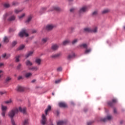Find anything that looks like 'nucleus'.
I'll use <instances>...</instances> for the list:
<instances>
[{
    "label": "nucleus",
    "instance_id": "obj_1",
    "mask_svg": "<svg viewBox=\"0 0 125 125\" xmlns=\"http://www.w3.org/2000/svg\"><path fill=\"white\" fill-rule=\"evenodd\" d=\"M26 107H23L22 108L21 107H19V110L18 108H15L12 110H11L9 113H8V116L11 118V123L12 125H16L15 124V122H14V120L13 119V117L14 116H15V114H17L18 112H21V113H23V114H26Z\"/></svg>",
    "mask_w": 125,
    "mask_h": 125
},
{
    "label": "nucleus",
    "instance_id": "obj_23",
    "mask_svg": "<svg viewBox=\"0 0 125 125\" xmlns=\"http://www.w3.org/2000/svg\"><path fill=\"white\" fill-rule=\"evenodd\" d=\"M79 46L80 47H83V48H85V49L87 48V44L85 43L80 44Z\"/></svg>",
    "mask_w": 125,
    "mask_h": 125
},
{
    "label": "nucleus",
    "instance_id": "obj_11",
    "mask_svg": "<svg viewBox=\"0 0 125 125\" xmlns=\"http://www.w3.org/2000/svg\"><path fill=\"white\" fill-rule=\"evenodd\" d=\"M87 10V6H84L81 9H80L79 11V13H83V12H85Z\"/></svg>",
    "mask_w": 125,
    "mask_h": 125
},
{
    "label": "nucleus",
    "instance_id": "obj_46",
    "mask_svg": "<svg viewBox=\"0 0 125 125\" xmlns=\"http://www.w3.org/2000/svg\"><path fill=\"white\" fill-rule=\"evenodd\" d=\"M98 13V12H97V11H95L93 12L92 15H94V16L97 15Z\"/></svg>",
    "mask_w": 125,
    "mask_h": 125
},
{
    "label": "nucleus",
    "instance_id": "obj_59",
    "mask_svg": "<svg viewBox=\"0 0 125 125\" xmlns=\"http://www.w3.org/2000/svg\"><path fill=\"white\" fill-rule=\"evenodd\" d=\"M35 82H36V80H32V81H31V82H32V83H35Z\"/></svg>",
    "mask_w": 125,
    "mask_h": 125
},
{
    "label": "nucleus",
    "instance_id": "obj_30",
    "mask_svg": "<svg viewBox=\"0 0 125 125\" xmlns=\"http://www.w3.org/2000/svg\"><path fill=\"white\" fill-rule=\"evenodd\" d=\"M108 12H110V10L107 9H105L104 11H102L103 14H106V13H108Z\"/></svg>",
    "mask_w": 125,
    "mask_h": 125
},
{
    "label": "nucleus",
    "instance_id": "obj_64",
    "mask_svg": "<svg viewBox=\"0 0 125 125\" xmlns=\"http://www.w3.org/2000/svg\"><path fill=\"white\" fill-rule=\"evenodd\" d=\"M57 114H58V115H59V114H60V112H59V111H57Z\"/></svg>",
    "mask_w": 125,
    "mask_h": 125
},
{
    "label": "nucleus",
    "instance_id": "obj_33",
    "mask_svg": "<svg viewBox=\"0 0 125 125\" xmlns=\"http://www.w3.org/2000/svg\"><path fill=\"white\" fill-rule=\"evenodd\" d=\"M17 70H21V69H22V64L19 63L17 66Z\"/></svg>",
    "mask_w": 125,
    "mask_h": 125
},
{
    "label": "nucleus",
    "instance_id": "obj_60",
    "mask_svg": "<svg viewBox=\"0 0 125 125\" xmlns=\"http://www.w3.org/2000/svg\"><path fill=\"white\" fill-rule=\"evenodd\" d=\"M1 73H3V71H2V70H0V74H1Z\"/></svg>",
    "mask_w": 125,
    "mask_h": 125
},
{
    "label": "nucleus",
    "instance_id": "obj_9",
    "mask_svg": "<svg viewBox=\"0 0 125 125\" xmlns=\"http://www.w3.org/2000/svg\"><path fill=\"white\" fill-rule=\"evenodd\" d=\"M50 111H51V106H50V105H48L46 109L45 110V116H47V114H48V112H50Z\"/></svg>",
    "mask_w": 125,
    "mask_h": 125
},
{
    "label": "nucleus",
    "instance_id": "obj_53",
    "mask_svg": "<svg viewBox=\"0 0 125 125\" xmlns=\"http://www.w3.org/2000/svg\"><path fill=\"white\" fill-rule=\"evenodd\" d=\"M113 112H114V114H117V109L116 108H114Z\"/></svg>",
    "mask_w": 125,
    "mask_h": 125
},
{
    "label": "nucleus",
    "instance_id": "obj_40",
    "mask_svg": "<svg viewBox=\"0 0 125 125\" xmlns=\"http://www.w3.org/2000/svg\"><path fill=\"white\" fill-rule=\"evenodd\" d=\"M9 6H10V5H9L8 3H5L4 4V7H5V8H8Z\"/></svg>",
    "mask_w": 125,
    "mask_h": 125
},
{
    "label": "nucleus",
    "instance_id": "obj_15",
    "mask_svg": "<svg viewBox=\"0 0 125 125\" xmlns=\"http://www.w3.org/2000/svg\"><path fill=\"white\" fill-rule=\"evenodd\" d=\"M59 47V46H58L57 44H54L52 46L51 48L52 50H57V49H58Z\"/></svg>",
    "mask_w": 125,
    "mask_h": 125
},
{
    "label": "nucleus",
    "instance_id": "obj_57",
    "mask_svg": "<svg viewBox=\"0 0 125 125\" xmlns=\"http://www.w3.org/2000/svg\"><path fill=\"white\" fill-rule=\"evenodd\" d=\"M4 64L3 63H0V67H2V66H3Z\"/></svg>",
    "mask_w": 125,
    "mask_h": 125
},
{
    "label": "nucleus",
    "instance_id": "obj_20",
    "mask_svg": "<svg viewBox=\"0 0 125 125\" xmlns=\"http://www.w3.org/2000/svg\"><path fill=\"white\" fill-rule=\"evenodd\" d=\"M17 90L18 91H23L24 90V87L21 86L17 87Z\"/></svg>",
    "mask_w": 125,
    "mask_h": 125
},
{
    "label": "nucleus",
    "instance_id": "obj_3",
    "mask_svg": "<svg viewBox=\"0 0 125 125\" xmlns=\"http://www.w3.org/2000/svg\"><path fill=\"white\" fill-rule=\"evenodd\" d=\"M47 121V119H46V117L44 114H42V120L41 121V124L42 125H46V122Z\"/></svg>",
    "mask_w": 125,
    "mask_h": 125
},
{
    "label": "nucleus",
    "instance_id": "obj_27",
    "mask_svg": "<svg viewBox=\"0 0 125 125\" xmlns=\"http://www.w3.org/2000/svg\"><path fill=\"white\" fill-rule=\"evenodd\" d=\"M2 57L3 58H5V57H6V59H7V58H8V57H10V55H7L6 53H4L2 55Z\"/></svg>",
    "mask_w": 125,
    "mask_h": 125
},
{
    "label": "nucleus",
    "instance_id": "obj_35",
    "mask_svg": "<svg viewBox=\"0 0 125 125\" xmlns=\"http://www.w3.org/2000/svg\"><path fill=\"white\" fill-rule=\"evenodd\" d=\"M47 42V39L44 38V39H42V44L45 43V42Z\"/></svg>",
    "mask_w": 125,
    "mask_h": 125
},
{
    "label": "nucleus",
    "instance_id": "obj_24",
    "mask_svg": "<svg viewBox=\"0 0 125 125\" xmlns=\"http://www.w3.org/2000/svg\"><path fill=\"white\" fill-rule=\"evenodd\" d=\"M53 10H55L56 11H60V8L58 7H53L51 11Z\"/></svg>",
    "mask_w": 125,
    "mask_h": 125
},
{
    "label": "nucleus",
    "instance_id": "obj_29",
    "mask_svg": "<svg viewBox=\"0 0 125 125\" xmlns=\"http://www.w3.org/2000/svg\"><path fill=\"white\" fill-rule=\"evenodd\" d=\"M11 81V78L10 77H7L5 80V83H9V81Z\"/></svg>",
    "mask_w": 125,
    "mask_h": 125
},
{
    "label": "nucleus",
    "instance_id": "obj_18",
    "mask_svg": "<svg viewBox=\"0 0 125 125\" xmlns=\"http://www.w3.org/2000/svg\"><path fill=\"white\" fill-rule=\"evenodd\" d=\"M91 52V48H87L84 52V54H88V53H90Z\"/></svg>",
    "mask_w": 125,
    "mask_h": 125
},
{
    "label": "nucleus",
    "instance_id": "obj_7",
    "mask_svg": "<svg viewBox=\"0 0 125 125\" xmlns=\"http://www.w3.org/2000/svg\"><path fill=\"white\" fill-rule=\"evenodd\" d=\"M112 116L107 115L106 117V118L102 119L101 121L102 122H104V123H105L107 121H111V120H112Z\"/></svg>",
    "mask_w": 125,
    "mask_h": 125
},
{
    "label": "nucleus",
    "instance_id": "obj_36",
    "mask_svg": "<svg viewBox=\"0 0 125 125\" xmlns=\"http://www.w3.org/2000/svg\"><path fill=\"white\" fill-rule=\"evenodd\" d=\"M78 42V39H75L72 42V44H75V43H77Z\"/></svg>",
    "mask_w": 125,
    "mask_h": 125
},
{
    "label": "nucleus",
    "instance_id": "obj_38",
    "mask_svg": "<svg viewBox=\"0 0 125 125\" xmlns=\"http://www.w3.org/2000/svg\"><path fill=\"white\" fill-rule=\"evenodd\" d=\"M28 124V119L25 120L23 122V125H27Z\"/></svg>",
    "mask_w": 125,
    "mask_h": 125
},
{
    "label": "nucleus",
    "instance_id": "obj_8",
    "mask_svg": "<svg viewBox=\"0 0 125 125\" xmlns=\"http://www.w3.org/2000/svg\"><path fill=\"white\" fill-rule=\"evenodd\" d=\"M55 27V26L53 25V24H48L46 25L45 29L48 31H51V30H52V29H53V28Z\"/></svg>",
    "mask_w": 125,
    "mask_h": 125
},
{
    "label": "nucleus",
    "instance_id": "obj_62",
    "mask_svg": "<svg viewBox=\"0 0 125 125\" xmlns=\"http://www.w3.org/2000/svg\"><path fill=\"white\" fill-rule=\"evenodd\" d=\"M3 74L0 75V79L1 78V77H2Z\"/></svg>",
    "mask_w": 125,
    "mask_h": 125
},
{
    "label": "nucleus",
    "instance_id": "obj_58",
    "mask_svg": "<svg viewBox=\"0 0 125 125\" xmlns=\"http://www.w3.org/2000/svg\"><path fill=\"white\" fill-rule=\"evenodd\" d=\"M124 124V121H120V125H123Z\"/></svg>",
    "mask_w": 125,
    "mask_h": 125
},
{
    "label": "nucleus",
    "instance_id": "obj_41",
    "mask_svg": "<svg viewBox=\"0 0 125 125\" xmlns=\"http://www.w3.org/2000/svg\"><path fill=\"white\" fill-rule=\"evenodd\" d=\"M57 72H61L62 71V67H59L57 69Z\"/></svg>",
    "mask_w": 125,
    "mask_h": 125
},
{
    "label": "nucleus",
    "instance_id": "obj_56",
    "mask_svg": "<svg viewBox=\"0 0 125 125\" xmlns=\"http://www.w3.org/2000/svg\"><path fill=\"white\" fill-rule=\"evenodd\" d=\"M46 9V8L45 7L42 8V11H44Z\"/></svg>",
    "mask_w": 125,
    "mask_h": 125
},
{
    "label": "nucleus",
    "instance_id": "obj_61",
    "mask_svg": "<svg viewBox=\"0 0 125 125\" xmlns=\"http://www.w3.org/2000/svg\"><path fill=\"white\" fill-rule=\"evenodd\" d=\"M3 74L0 75V79L1 78V77H2Z\"/></svg>",
    "mask_w": 125,
    "mask_h": 125
},
{
    "label": "nucleus",
    "instance_id": "obj_22",
    "mask_svg": "<svg viewBox=\"0 0 125 125\" xmlns=\"http://www.w3.org/2000/svg\"><path fill=\"white\" fill-rule=\"evenodd\" d=\"M66 125V122L65 121H59L57 122V125Z\"/></svg>",
    "mask_w": 125,
    "mask_h": 125
},
{
    "label": "nucleus",
    "instance_id": "obj_25",
    "mask_svg": "<svg viewBox=\"0 0 125 125\" xmlns=\"http://www.w3.org/2000/svg\"><path fill=\"white\" fill-rule=\"evenodd\" d=\"M26 66H32L33 65V63L29 60H27L26 62Z\"/></svg>",
    "mask_w": 125,
    "mask_h": 125
},
{
    "label": "nucleus",
    "instance_id": "obj_28",
    "mask_svg": "<svg viewBox=\"0 0 125 125\" xmlns=\"http://www.w3.org/2000/svg\"><path fill=\"white\" fill-rule=\"evenodd\" d=\"M32 20V16H30L27 18V20L25 21V23H29Z\"/></svg>",
    "mask_w": 125,
    "mask_h": 125
},
{
    "label": "nucleus",
    "instance_id": "obj_39",
    "mask_svg": "<svg viewBox=\"0 0 125 125\" xmlns=\"http://www.w3.org/2000/svg\"><path fill=\"white\" fill-rule=\"evenodd\" d=\"M18 4H19V3L18 2L14 1L12 3V5H14L15 6H16V5H18Z\"/></svg>",
    "mask_w": 125,
    "mask_h": 125
},
{
    "label": "nucleus",
    "instance_id": "obj_55",
    "mask_svg": "<svg viewBox=\"0 0 125 125\" xmlns=\"http://www.w3.org/2000/svg\"><path fill=\"white\" fill-rule=\"evenodd\" d=\"M93 122H90L87 123V125H91Z\"/></svg>",
    "mask_w": 125,
    "mask_h": 125
},
{
    "label": "nucleus",
    "instance_id": "obj_32",
    "mask_svg": "<svg viewBox=\"0 0 125 125\" xmlns=\"http://www.w3.org/2000/svg\"><path fill=\"white\" fill-rule=\"evenodd\" d=\"M32 74L31 73H26L25 75V78H29V77H31L32 76Z\"/></svg>",
    "mask_w": 125,
    "mask_h": 125
},
{
    "label": "nucleus",
    "instance_id": "obj_12",
    "mask_svg": "<svg viewBox=\"0 0 125 125\" xmlns=\"http://www.w3.org/2000/svg\"><path fill=\"white\" fill-rule=\"evenodd\" d=\"M59 106L61 107V108H66V107H67V104L65 103H60Z\"/></svg>",
    "mask_w": 125,
    "mask_h": 125
},
{
    "label": "nucleus",
    "instance_id": "obj_37",
    "mask_svg": "<svg viewBox=\"0 0 125 125\" xmlns=\"http://www.w3.org/2000/svg\"><path fill=\"white\" fill-rule=\"evenodd\" d=\"M25 47L24 45H21L19 47V50H22Z\"/></svg>",
    "mask_w": 125,
    "mask_h": 125
},
{
    "label": "nucleus",
    "instance_id": "obj_45",
    "mask_svg": "<svg viewBox=\"0 0 125 125\" xmlns=\"http://www.w3.org/2000/svg\"><path fill=\"white\" fill-rule=\"evenodd\" d=\"M24 16H25V14H22L21 16L19 17V19H22V18H23V17H24Z\"/></svg>",
    "mask_w": 125,
    "mask_h": 125
},
{
    "label": "nucleus",
    "instance_id": "obj_43",
    "mask_svg": "<svg viewBox=\"0 0 125 125\" xmlns=\"http://www.w3.org/2000/svg\"><path fill=\"white\" fill-rule=\"evenodd\" d=\"M16 31V29L10 28L9 30V32H15Z\"/></svg>",
    "mask_w": 125,
    "mask_h": 125
},
{
    "label": "nucleus",
    "instance_id": "obj_17",
    "mask_svg": "<svg viewBox=\"0 0 125 125\" xmlns=\"http://www.w3.org/2000/svg\"><path fill=\"white\" fill-rule=\"evenodd\" d=\"M3 42H4L5 43H7L9 42V39H8V38H7V37L5 36L3 39Z\"/></svg>",
    "mask_w": 125,
    "mask_h": 125
},
{
    "label": "nucleus",
    "instance_id": "obj_34",
    "mask_svg": "<svg viewBox=\"0 0 125 125\" xmlns=\"http://www.w3.org/2000/svg\"><path fill=\"white\" fill-rule=\"evenodd\" d=\"M17 44V41H14L12 42V46L14 47V46H16Z\"/></svg>",
    "mask_w": 125,
    "mask_h": 125
},
{
    "label": "nucleus",
    "instance_id": "obj_26",
    "mask_svg": "<svg viewBox=\"0 0 125 125\" xmlns=\"http://www.w3.org/2000/svg\"><path fill=\"white\" fill-rule=\"evenodd\" d=\"M70 41L69 40H66L62 42V45H67L68 43H69Z\"/></svg>",
    "mask_w": 125,
    "mask_h": 125
},
{
    "label": "nucleus",
    "instance_id": "obj_42",
    "mask_svg": "<svg viewBox=\"0 0 125 125\" xmlns=\"http://www.w3.org/2000/svg\"><path fill=\"white\" fill-rule=\"evenodd\" d=\"M11 102H12V101H11V100H9V101L5 102V103H6V104H10Z\"/></svg>",
    "mask_w": 125,
    "mask_h": 125
},
{
    "label": "nucleus",
    "instance_id": "obj_10",
    "mask_svg": "<svg viewBox=\"0 0 125 125\" xmlns=\"http://www.w3.org/2000/svg\"><path fill=\"white\" fill-rule=\"evenodd\" d=\"M28 69L29 70L34 72H37V71H39V67L38 66H33L32 67H29Z\"/></svg>",
    "mask_w": 125,
    "mask_h": 125
},
{
    "label": "nucleus",
    "instance_id": "obj_48",
    "mask_svg": "<svg viewBox=\"0 0 125 125\" xmlns=\"http://www.w3.org/2000/svg\"><path fill=\"white\" fill-rule=\"evenodd\" d=\"M6 92L5 91H0V95H3V94H5Z\"/></svg>",
    "mask_w": 125,
    "mask_h": 125
},
{
    "label": "nucleus",
    "instance_id": "obj_19",
    "mask_svg": "<svg viewBox=\"0 0 125 125\" xmlns=\"http://www.w3.org/2000/svg\"><path fill=\"white\" fill-rule=\"evenodd\" d=\"M33 53H34V52H33V51H30V52H29L25 55L26 58H28V57H30V56H32V55H33Z\"/></svg>",
    "mask_w": 125,
    "mask_h": 125
},
{
    "label": "nucleus",
    "instance_id": "obj_51",
    "mask_svg": "<svg viewBox=\"0 0 125 125\" xmlns=\"http://www.w3.org/2000/svg\"><path fill=\"white\" fill-rule=\"evenodd\" d=\"M69 29H70V31H74V30H75V27H71L69 28Z\"/></svg>",
    "mask_w": 125,
    "mask_h": 125
},
{
    "label": "nucleus",
    "instance_id": "obj_31",
    "mask_svg": "<svg viewBox=\"0 0 125 125\" xmlns=\"http://www.w3.org/2000/svg\"><path fill=\"white\" fill-rule=\"evenodd\" d=\"M21 57V55H20L16 56V57H15L16 62H19V61H20L19 59Z\"/></svg>",
    "mask_w": 125,
    "mask_h": 125
},
{
    "label": "nucleus",
    "instance_id": "obj_54",
    "mask_svg": "<svg viewBox=\"0 0 125 125\" xmlns=\"http://www.w3.org/2000/svg\"><path fill=\"white\" fill-rule=\"evenodd\" d=\"M74 11H75V8H71L70 9V12H73Z\"/></svg>",
    "mask_w": 125,
    "mask_h": 125
},
{
    "label": "nucleus",
    "instance_id": "obj_4",
    "mask_svg": "<svg viewBox=\"0 0 125 125\" xmlns=\"http://www.w3.org/2000/svg\"><path fill=\"white\" fill-rule=\"evenodd\" d=\"M117 102H118V101H117L116 99H113L112 100L111 102H108L107 103V104L110 107H113V106H114V104H116V103H117Z\"/></svg>",
    "mask_w": 125,
    "mask_h": 125
},
{
    "label": "nucleus",
    "instance_id": "obj_50",
    "mask_svg": "<svg viewBox=\"0 0 125 125\" xmlns=\"http://www.w3.org/2000/svg\"><path fill=\"white\" fill-rule=\"evenodd\" d=\"M18 81H20V80H23V77L22 76H19L18 78Z\"/></svg>",
    "mask_w": 125,
    "mask_h": 125
},
{
    "label": "nucleus",
    "instance_id": "obj_6",
    "mask_svg": "<svg viewBox=\"0 0 125 125\" xmlns=\"http://www.w3.org/2000/svg\"><path fill=\"white\" fill-rule=\"evenodd\" d=\"M20 38H23V37H29V34L26 32H21L19 34Z\"/></svg>",
    "mask_w": 125,
    "mask_h": 125
},
{
    "label": "nucleus",
    "instance_id": "obj_49",
    "mask_svg": "<svg viewBox=\"0 0 125 125\" xmlns=\"http://www.w3.org/2000/svg\"><path fill=\"white\" fill-rule=\"evenodd\" d=\"M61 82V80H58L55 81V83H60Z\"/></svg>",
    "mask_w": 125,
    "mask_h": 125
},
{
    "label": "nucleus",
    "instance_id": "obj_16",
    "mask_svg": "<svg viewBox=\"0 0 125 125\" xmlns=\"http://www.w3.org/2000/svg\"><path fill=\"white\" fill-rule=\"evenodd\" d=\"M59 56H61V53H58L57 54L52 55L51 57H52V58H58Z\"/></svg>",
    "mask_w": 125,
    "mask_h": 125
},
{
    "label": "nucleus",
    "instance_id": "obj_14",
    "mask_svg": "<svg viewBox=\"0 0 125 125\" xmlns=\"http://www.w3.org/2000/svg\"><path fill=\"white\" fill-rule=\"evenodd\" d=\"M74 57H75L74 53L68 55L67 58L68 60H71V59L74 58Z\"/></svg>",
    "mask_w": 125,
    "mask_h": 125
},
{
    "label": "nucleus",
    "instance_id": "obj_44",
    "mask_svg": "<svg viewBox=\"0 0 125 125\" xmlns=\"http://www.w3.org/2000/svg\"><path fill=\"white\" fill-rule=\"evenodd\" d=\"M21 11H22V10H18V9H16L15 10V13H19V12H21Z\"/></svg>",
    "mask_w": 125,
    "mask_h": 125
},
{
    "label": "nucleus",
    "instance_id": "obj_2",
    "mask_svg": "<svg viewBox=\"0 0 125 125\" xmlns=\"http://www.w3.org/2000/svg\"><path fill=\"white\" fill-rule=\"evenodd\" d=\"M7 110V106H4L2 104H1V115L2 117H5V113H6V111Z\"/></svg>",
    "mask_w": 125,
    "mask_h": 125
},
{
    "label": "nucleus",
    "instance_id": "obj_5",
    "mask_svg": "<svg viewBox=\"0 0 125 125\" xmlns=\"http://www.w3.org/2000/svg\"><path fill=\"white\" fill-rule=\"evenodd\" d=\"M84 31L85 32H97V27H95L93 29H91L90 28H85Z\"/></svg>",
    "mask_w": 125,
    "mask_h": 125
},
{
    "label": "nucleus",
    "instance_id": "obj_13",
    "mask_svg": "<svg viewBox=\"0 0 125 125\" xmlns=\"http://www.w3.org/2000/svg\"><path fill=\"white\" fill-rule=\"evenodd\" d=\"M16 19V16L14 15H12L9 17L8 19V21H14V20H15Z\"/></svg>",
    "mask_w": 125,
    "mask_h": 125
},
{
    "label": "nucleus",
    "instance_id": "obj_52",
    "mask_svg": "<svg viewBox=\"0 0 125 125\" xmlns=\"http://www.w3.org/2000/svg\"><path fill=\"white\" fill-rule=\"evenodd\" d=\"M21 32H27V30H26L25 28H23L22 29H21Z\"/></svg>",
    "mask_w": 125,
    "mask_h": 125
},
{
    "label": "nucleus",
    "instance_id": "obj_21",
    "mask_svg": "<svg viewBox=\"0 0 125 125\" xmlns=\"http://www.w3.org/2000/svg\"><path fill=\"white\" fill-rule=\"evenodd\" d=\"M35 62L36 64H37L38 65H41L42 60H41V59H36L35 60Z\"/></svg>",
    "mask_w": 125,
    "mask_h": 125
},
{
    "label": "nucleus",
    "instance_id": "obj_63",
    "mask_svg": "<svg viewBox=\"0 0 125 125\" xmlns=\"http://www.w3.org/2000/svg\"><path fill=\"white\" fill-rule=\"evenodd\" d=\"M32 32H37V31H36V30L34 29Z\"/></svg>",
    "mask_w": 125,
    "mask_h": 125
},
{
    "label": "nucleus",
    "instance_id": "obj_47",
    "mask_svg": "<svg viewBox=\"0 0 125 125\" xmlns=\"http://www.w3.org/2000/svg\"><path fill=\"white\" fill-rule=\"evenodd\" d=\"M9 14H6L4 15L3 16V18L4 20H5V19H6V18L7 17V16H8Z\"/></svg>",
    "mask_w": 125,
    "mask_h": 125
}]
</instances>
